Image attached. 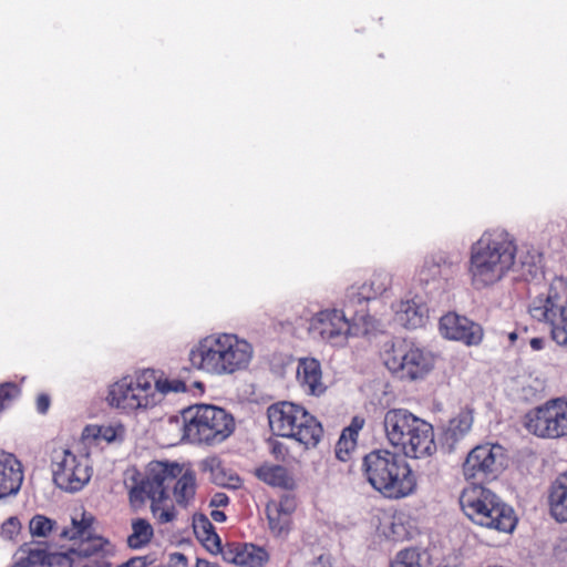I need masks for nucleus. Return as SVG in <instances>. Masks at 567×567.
I'll return each mask as SVG.
<instances>
[{"label": "nucleus", "mask_w": 567, "mask_h": 567, "mask_svg": "<svg viewBox=\"0 0 567 567\" xmlns=\"http://www.w3.org/2000/svg\"><path fill=\"white\" fill-rule=\"evenodd\" d=\"M128 491L130 503L140 506L151 501V511L159 524L171 523L176 518V509L171 501V492L181 507L189 506L197 492L195 471L185 468L176 462L152 461L144 475L136 473Z\"/></svg>", "instance_id": "nucleus-1"}, {"label": "nucleus", "mask_w": 567, "mask_h": 567, "mask_svg": "<svg viewBox=\"0 0 567 567\" xmlns=\"http://www.w3.org/2000/svg\"><path fill=\"white\" fill-rule=\"evenodd\" d=\"M517 246L513 236L495 228L482 234L471 247L468 275L475 289L498 282L514 266Z\"/></svg>", "instance_id": "nucleus-2"}, {"label": "nucleus", "mask_w": 567, "mask_h": 567, "mask_svg": "<svg viewBox=\"0 0 567 567\" xmlns=\"http://www.w3.org/2000/svg\"><path fill=\"white\" fill-rule=\"evenodd\" d=\"M252 347L234 333H215L203 338L189 351L192 367L213 375L245 370L252 359Z\"/></svg>", "instance_id": "nucleus-3"}, {"label": "nucleus", "mask_w": 567, "mask_h": 567, "mask_svg": "<svg viewBox=\"0 0 567 567\" xmlns=\"http://www.w3.org/2000/svg\"><path fill=\"white\" fill-rule=\"evenodd\" d=\"M362 473L368 483L390 499H401L416 489V478L402 455L385 449L369 452L362 460Z\"/></svg>", "instance_id": "nucleus-4"}, {"label": "nucleus", "mask_w": 567, "mask_h": 567, "mask_svg": "<svg viewBox=\"0 0 567 567\" xmlns=\"http://www.w3.org/2000/svg\"><path fill=\"white\" fill-rule=\"evenodd\" d=\"M389 443L410 458H424L436 452L433 425L408 409H390L383 419Z\"/></svg>", "instance_id": "nucleus-5"}, {"label": "nucleus", "mask_w": 567, "mask_h": 567, "mask_svg": "<svg viewBox=\"0 0 567 567\" xmlns=\"http://www.w3.org/2000/svg\"><path fill=\"white\" fill-rule=\"evenodd\" d=\"M95 523L96 518L85 511L71 517V526L64 528L60 536L76 542V546L59 556V564H66L69 567H111L105 559L110 543L97 535Z\"/></svg>", "instance_id": "nucleus-6"}, {"label": "nucleus", "mask_w": 567, "mask_h": 567, "mask_svg": "<svg viewBox=\"0 0 567 567\" xmlns=\"http://www.w3.org/2000/svg\"><path fill=\"white\" fill-rule=\"evenodd\" d=\"M464 514L476 525L502 533H512L517 524L514 509L494 492L481 484H471L460 496Z\"/></svg>", "instance_id": "nucleus-7"}, {"label": "nucleus", "mask_w": 567, "mask_h": 567, "mask_svg": "<svg viewBox=\"0 0 567 567\" xmlns=\"http://www.w3.org/2000/svg\"><path fill=\"white\" fill-rule=\"evenodd\" d=\"M270 431L274 435L291 439L305 449H315L323 436L321 423L302 405L280 401L267 409Z\"/></svg>", "instance_id": "nucleus-8"}, {"label": "nucleus", "mask_w": 567, "mask_h": 567, "mask_svg": "<svg viewBox=\"0 0 567 567\" xmlns=\"http://www.w3.org/2000/svg\"><path fill=\"white\" fill-rule=\"evenodd\" d=\"M182 420V437L192 443H221L235 430L234 417L224 409L209 404L184 409Z\"/></svg>", "instance_id": "nucleus-9"}, {"label": "nucleus", "mask_w": 567, "mask_h": 567, "mask_svg": "<svg viewBox=\"0 0 567 567\" xmlns=\"http://www.w3.org/2000/svg\"><path fill=\"white\" fill-rule=\"evenodd\" d=\"M382 360L394 377L405 381L422 380L434 368L433 354L406 339L386 343Z\"/></svg>", "instance_id": "nucleus-10"}, {"label": "nucleus", "mask_w": 567, "mask_h": 567, "mask_svg": "<svg viewBox=\"0 0 567 567\" xmlns=\"http://www.w3.org/2000/svg\"><path fill=\"white\" fill-rule=\"evenodd\" d=\"M155 384V370L145 369L135 377H123L110 385L106 401L112 408L124 412L154 406Z\"/></svg>", "instance_id": "nucleus-11"}, {"label": "nucleus", "mask_w": 567, "mask_h": 567, "mask_svg": "<svg viewBox=\"0 0 567 567\" xmlns=\"http://www.w3.org/2000/svg\"><path fill=\"white\" fill-rule=\"evenodd\" d=\"M530 316L550 326L551 339L567 349V285L550 286L546 297H537L529 306Z\"/></svg>", "instance_id": "nucleus-12"}, {"label": "nucleus", "mask_w": 567, "mask_h": 567, "mask_svg": "<svg viewBox=\"0 0 567 567\" xmlns=\"http://www.w3.org/2000/svg\"><path fill=\"white\" fill-rule=\"evenodd\" d=\"M506 450L497 443H483L474 446L462 464V473L472 484L491 482L498 477L506 466Z\"/></svg>", "instance_id": "nucleus-13"}, {"label": "nucleus", "mask_w": 567, "mask_h": 567, "mask_svg": "<svg viewBox=\"0 0 567 567\" xmlns=\"http://www.w3.org/2000/svg\"><path fill=\"white\" fill-rule=\"evenodd\" d=\"M524 425L537 437L556 440L567 436V399H550L528 411Z\"/></svg>", "instance_id": "nucleus-14"}, {"label": "nucleus", "mask_w": 567, "mask_h": 567, "mask_svg": "<svg viewBox=\"0 0 567 567\" xmlns=\"http://www.w3.org/2000/svg\"><path fill=\"white\" fill-rule=\"evenodd\" d=\"M55 485L68 492H78L89 483L92 467L89 455H76L70 450H61L52 462Z\"/></svg>", "instance_id": "nucleus-15"}, {"label": "nucleus", "mask_w": 567, "mask_h": 567, "mask_svg": "<svg viewBox=\"0 0 567 567\" xmlns=\"http://www.w3.org/2000/svg\"><path fill=\"white\" fill-rule=\"evenodd\" d=\"M310 332L332 347H343L352 336V327L343 311L326 309L319 311L310 321Z\"/></svg>", "instance_id": "nucleus-16"}, {"label": "nucleus", "mask_w": 567, "mask_h": 567, "mask_svg": "<svg viewBox=\"0 0 567 567\" xmlns=\"http://www.w3.org/2000/svg\"><path fill=\"white\" fill-rule=\"evenodd\" d=\"M441 333L466 346H477L483 339L482 327L466 317L449 312L440 319Z\"/></svg>", "instance_id": "nucleus-17"}, {"label": "nucleus", "mask_w": 567, "mask_h": 567, "mask_svg": "<svg viewBox=\"0 0 567 567\" xmlns=\"http://www.w3.org/2000/svg\"><path fill=\"white\" fill-rule=\"evenodd\" d=\"M224 560L241 567H262L269 561V553L250 543L227 544L221 551Z\"/></svg>", "instance_id": "nucleus-18"}, {"label": "nucleus", "mask_w": 567, "mask_h": 567, "mask_svg": "<svg viewBox=\"0 0 567 567\" xmlns=\"http://www.w3.org/2000/svg\"><path fill=\"white\" fill-rule=\"evenodd\" d=\"M297 381L308 395L320 396L327 390L322 381L321 364L315 358H302L298 361Z\"/></svg>", "instance_id": "nucleus-19"}, {"label": "nucleus", "mask_w": 567, "mask_h": 567, "mask_svg": "<svg viewBox=\"0 0 567 567\" xmlns=\"http://www.w3.org/2000/svg\"><path fill=\"white\" fill-rule=\"evenodd\" d=\"M20 461L11 453L0 452V498L16 494L22 484Z\"/></svg>", "instance_id": "nucleus-20"}, {"label": "nucleus", "mask_w": 567, "mask_h": 567, "mask_svg": "<svg viewBox=\"0 0 567 567\" xmlns=\"http://www.w3.org/2000/svg\"><path fill=\"white\" fill-rule=\"evenodd\" d=\"M391 282L392 279L388 272H374L369 282H364L358 288L351 287L348 292V298L352 302L375 299L390 288Z\"/></svg>", "instance_id": "nucleus-21"}, {"label": "nucleus", "mask_w": 567, "mask_h": 567, "mask_svg": "<svg viewBox=\"0 0 567 567\" xmlns=\"http://www.w3.org/2000/svg\"><path fill=\"white\" fill-rule=\"evenodd\" d=\"M548 505L557 522H567V470L553 481L548 489Z\"/></svg>", "instance_id": "nucleus-22"}, {"label": "nucleus", "mask_w": 567, "mask_h": 567, "mask_svg": "<svg viewBox=\"0 0 567 567\" xmlns=\"http://www.w3.org/2000/svg\"><path fill=\"white\" fill-rule=\"evenodd\" d=\"M193 528L197 539L208 551L212 554H221L224 547L221 546L220 537L206 515H195L193 519Z\"/></svg>", "instance_id": "nucleus-23"}, {"label": "nucleus", "mask_w": 567, "mask_h": 567, "mask_svg": "<svg viewBox=\"0 0 567 567\" xmlns=\"http://www.w3.org/2000/svg\"><path fill=\"white\" fill-rule=\"evenodd\" d=\"M255 474L260 481L272 487L293 489L296 486L293 477L281 465L262 464L256 468Z\"/></svg>", "instance_id": "nucleus-24"}, {"label": "nucleus", "mask_w": 567, "mask_h": 567, "mask_svg": "<svg viewBox=\"0 0 567 567\" xmlns=\"http://www.w3.org/2000/svg\"><path fill=\"white\" fill-rule=\"evenodd\" d=\"M203 470L210 474V480L219 486L238 487L241 480L238 475L227 473L221 460L217 456H210L203 461Z\"/></svg>", "instance_id": "nucleus-25"}, {"label": "nucleus", "mask_w": 567, "mask_h": 567, "mask_svg": "<svg viewBox=\"0 0 567 567\" xmlns=\"http://www.w3.org/2000/svg\"><path fill=\"white\" fill-rule=\"evenodd\" d=\"M473 425V416L468 412H461L450 420L444 431V440L450 446H454L461 439L465 436Z\"/></svg>", "instance_id": "nucleus-26"}, {"label": "nucleus", "mask_w": 567, "mask_h": 567, "mask_svg": "<svg viewBox=\"0 0 567 567\" xmlns=\"http://www.w3.org/2000/svg\"><path fill=\"white\" fill-rule=\"evenodd\" d=\"M132 533L127 537V545L132 549L147 546L154 537V528L145 518H134L131 523Z\"/></svg>", "instance_id": "nucleus-27"}, {"label": "nucleus", "mask_w": 567, "mask_h": 567, "mask_svg": "<svg viewBox=\"0 0 567 567\" xmlns=\"http://www.w3.org/2000/svg\"><path fill=\"white\" fill-rule=\"evenodd\" d=\"M267 519L271 535L276 538H286L292 527V518L270 506L267 507Z\"/></svg>", "instance_id": "nucleus-28"}, {"label": "nucleus", "mask_w": 567, "mask_h": 567, "mask_svg": "<svg viewBox=\"0 0 567 567\" xmlns=\"http://www.w3.org/2000/svg\"><path fill=\"white\" fill-rule=\"evenodd\" d=\"M48 559V553L42 548L23 546L18 551V559L13 567H31L43 565Z\"/></svg>", "instance_id": "nucleus-29"}, {"label": "nucleus", "mask_w": 567, "mask_h": 567, "mask_svg": "<svg viewBox=\"0 0 567 567\" xmlns=\"http://www.w3.org/2000/svg\"><path fill=\"white\" fill-rule=\"evenodd\" d=\"M399 319L408 329H415L423 324L420 307L411 300L401 303Z\"/></svg>", "instance_id": "nucleus-30"}, {"label": "nucleus", "mask_w": 567, "mask_h": 567, "mask_svg": "<svg viewBox=\"0 0 567 567\" xmlns=\"http://www.w3.org/2000/svg\"><path fill=\"white\" fill-rule=\"evenodd\" d=\"M155 385L156 391H154V399H155V405L162 401L163 395L169 393V392H186L189 390V385L182 380L174 379V380H162L157 377V372L155 371Z\"/></svg>", "instance_id": "nucleus-31"}, {"label": "nucleus", "mask_w": 567, "mask_h": 567, "mask_svg": "<svg viewBox=\"0 0 567 567\" xmlns=\"http://www.w3.org/2000/svg\"><path fill=\"white\" fill-rule=\"evenodd\" d=\"M389 567H425L422 561V554L416 548L400 550Z\"/></svg>", "instance_id": "nucleus-32"}, {"label": "nucleus", "mask_w": 567, "mask_h": 567, "mask_svg": "<svg viewBox=\"0 0 567 567\" xmlns=\"http://www.w3.org/2000/svg\"><path fill=\"white\" fill-rule=\"evenodd\" d=\"M56 523L44 515H35L29 523V529L34 537H48Z\"/></svg>", "instance_id": "nucleus-33"}, {"label": "nucleus", "mask_w": 567, "mask_h": 567, "mask_svg": "<svg viewBox=\"0 0 567 567\" xmlns=\"http://www.w3.org/2000/svg\"><path fill=\"white\" fill-rule=\"evenodd\" d=\"M357 437L347 435V433L342 431L334 447L336 457L342 462L349 461L351 453L357 447Z\"/></svg>", "instance_id": "nucleus-34"}, {"label": "nucleus", "mask_w": 567, "mask_h": 567, "mask_svg": "<svg viewBox=\"0 0 567 567\" xmlns=\"http://www.w3.org/2000/svg\"><path fill=\"white\" fill-rule=\"evenodd\" d=\"M21 394L20 386L14 382L0 384V412L7 409Z\"/></svg>", "instance_id": "nucleus-35"}, {"label": "nucleus", "mask_w": 567, "mask_h": 567, "mask_svg": "<svg viewBox=\"0 0 567 567\" xmlns=\"http://www.w3.org/2000/svg\"><path fill=\"white\" fill-rule=\"evenodd\" d=\"M84 437L103 439L112 442L115 436V430L112 426H86L83 432Z\"/></svg>", "instance_id": "nucleus-36"}, {"label": "nucleus", "mask_w": 567, "mask_h": 567, "mask_svg": "<svg viewBox=\"0 0 567 567\" xmlns=\"http://www.w3.org/2000/svg\"><path fill=\"white\" fill-rule=\"evenodd\" d=\"M21 532V523L18 517H9L1 525V535L3 538L13 540Z\"/></svg>", "instance_id": "nucleus-37"}, {"label": "nucleus", "mask_w": 567, "mask_h": 567, "mask_svg": "<svg viewBox=\"0 0 567 567\" xmlns=\"http://www.w3.org/2000/svg\"><path fill=\"white\" fill-rule=\"evenodd\" d=\"M271 508H274L282 514L291 516L296 509L295 497L289 496V495L282 496L280 498V501L277 504H275Z\"/></svg>", "instance_id": "nucleus-38"}, {"label": "nucleus", "mask_w": 567, "mask_h": 567, "mask_svg": "<svg viewBox=\"0 0 567 567\" xmlns=\"http://www.w3.org/2000/svg\"><path fill=\"white\" fill-rule=\"evenodd\" d=\"M352 321L354 323H361L363 326V332L368 333L371 330L375 329V319L374 317L370 316L369 313H357Z\"/></svg>", "instance_id": "nucleus-39"}, {"label": "nucleus", "mask_w": 567, "mask_h": 567, "mask_svg": "<svg viewBox=\"0 0 567 567\" xmlns=\"http://www.w3.org/2000/svg\"><path fill=\"white\" fill-rule=\"evenodd\" d=\"M364 425V419L360 416H354L350 423L349 426L343 429V432L347 433V435H352L358 439L359 431Z\"/></svg>", "instance_id": "nucleus-40"}, {"label": "nucleus", "mask_w": 567, "mask_h": 567, "mask_svg": "<svg viewBox=\"0 0 567 567\" xmlns=\"http://www.w3.org/2000/svg\"><path fill=\"white\" fill-rule=\"evenodd\" d=\"M51 405V398L47 393H40L35 400V408L40 414H45Z\"/></svg>", "instance_id": "nucleus-41"}, {"label": "nucleus", "mask_w": 567, "mask_h": 567, "mask_svg": "<svg viewBox=\"0 0 567 567\" xmlns=\"http://www.w3.org/2000/svg\"><path fill=\"white\" fill-rule=\"evenodd\" d=\"M229 504V497L225 493H215L210 501L209 506L214 508L225 507Z\"/></svg>", "instance_id": "nucleus-42"}, {"label": "nucleus", "mask_w": 567, "mask_h": 567, "mask_svg": "<svg viewBox=\"0 0 567 567\" xmlns=\"http://www.w3.org/2000/svg\"><path fill=\"white\" fill-rule=\"evenodd\" d=\"M271 453L277 460H284L288 453L287 446L279 441H270Z\"/></svg>", "instance_id": "nucleus-43"}, {"label": "nucleus", "mask_w": 567, "mask_h": 567, "mask_svg": "<svg viewBox=\"0 0 567 567\" xmlns=\"http://www.w3.org/2000/svg\"><path fill=\"white\" fill-rule=\"evenodd\" d=\"M307 567H332L330 556L328 554H320Z\"/></svg>", "instance_id": "nucleus-44"}, {"label": "nucleus", "mask_w": 567, "mask_h": 567, "mask_svg": "<svg viewBox=\"0 0 567 567\" xmlns=\"http://www.w3.org/2000/svg\"><path fill=\"white\" fill-rule=\"evenodd\" d=\"M118 567H147L146 557H133Z\"/></svg>", "instance_id": "nucleus-45"}, {"label": "nucleus", "mask_w": 567, "mask_h": 567, "mask_svg": "<svg viewBox=\"0 0 567 567\" xmlns=\"http://www.w3.org/2000/svg\"><path fill=\"white\" fill-rule=\"evenodd\" d=\"M529 344L533 350L539 351V350L544 349L545 339L544 338H532L529 340Z\"/></svg>", "instance_id": "nucleus-46"}, {"label": "nucleus", "mask_w": 567, "mask_h": 567, "mask_svg": "<svg viewBox=\"0 0 567 567\" xmlns=\"http://www.w3.org/2000/svg\"><path fill=\"white\" fill-rule=\"evenodd\" d=\"M210 517L217 523H224L226 520V514L218 508H214L210 512Z\"/></svg>", "instance_id": "nucleus-47"}, {"label": "nucleus", "mask_w": 567, "mask_h": 567, "mask_svg": "<svg viewBox=\"0 0 567 567\" xmlns=\"http://www.w3.org/2000/svg\"><path fill=\"white\" fill-rule=\"evenodd\" d=\"M196 567H220V566L218 564L212 563V561H209L207 559L197 558Z\"/></svg>", "instance_id": "nucleus-48"}, {"label": "nucleus", "mask_w": 567, "mask_h": 567, "mask_svg": "<svg viewBox=\"0 0 567 567\" xmlns=\"http://www.w3.org/2000/svg\"><path fill=\"white\" fill-rule=\"evenodd\" d=\"M522 332L526 333V332H527V328H526V327H524V328L522 329ZM519 333H520V330H519V329H517V330H515V331L511 332V333L508 334V339H509V341H511L512 343H514V342H515V340L518 338Z\"/></svg>", "instance_id": "nucleus-49"}, {"label": "nucleus", "mask_w": 567, "mask_h": 567, "mask_svg": "<svg viewBox=\"0 0 567 567\" xmlns=\"http://www.w3.org/2000/svg\"><path fill=\"white\" fill-rule=\"evenodd\" d=\"M193 385H195V386H198V388L203 389V384H202L200 382H193Z\"/></svg>", "instance_id": "nucleus-50"}, {"label": "nucleus", "mask_w": 567, "mask_h": 567, "mask_svg": "<svg viewBox=\"0 0 567 567\" xmlns=\"http://www.w3.org/2000/svg\"><path fill=\"white\" fill-rule=\"evenodd\" d=\"M173 420H174L176 423H178V417H177V416H175V417H172V419H171V421H173Z\"/></svg>", "instance_id": "nucleus-51"}]
</instances>
